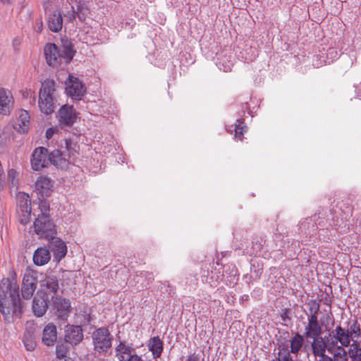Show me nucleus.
<instances>
[{
  "label": "nucleus",
  "instance_id": "f257e3e1",
  "mask_svg": "<svg viewBox=\"0 0 361 361\" xmlns=\"http://www.w3.org/2000/svg\"><path fill=\"white\" fill-rule=\"evenodd\" d=\"M0 312L7 322L20 318L23 313L19 286L9 279H3L0 283Z\"/></svg>",
  "mask_w": 361,
  "mask_h": 361
},
{
  "label": "nucleus",
  "instance_id": "f03ea898",
  "mask_svg": "<svg viewBox=\"0 0 361 361\" xmlns=\"http://www.w3.org/2000/svg\"><path fill=\"white\" fill-rule=\"evenodd\" d=\"M58 104V94L54 80L46 79L42 82L39 91L38 106L46 115L51 114Z\"/></svg>",
  "mask_w": 361,
  "mask_h": 361
},
{
  "label": "nucleus",
  "instance_id": "7ed1b4c3",
  "mask_svg": "<svg viewBox=\"0 0 361 361\" xmlns=\"http://www.w3.org/2000/svg\"><path fill=\"white\" fill-rule=\"evenodd\" d=\"M34 228L39 238L47 240L56 233V226L50 220L49 216H38L34 222Z\"/></svg>",
  "mask_w": 361,
  "mask_h": 361
},
{
  "label": "nucleus",
  "instance_id": "20e7f679",
  "mask_svg": "<svg viewBox=\"0 0 361 361\" xmlns=\"http://www.w3.org/2000/svg\"><path fill=\"white\" fill-rule=\"evenodd\" d=\"M112 340L113 337L106 327L99 328L92 334L94 349L99 353L106 352L111 347Z\"/></svg>",
  "mask_w": 361,
  "mask_h": 361
},
{
  "label": "nucleus",
  "instance_id": "39448f33",
  "mask_svg": "<svg viewBox=\"0 0 361 361\" xmlns=\"http://www.w3.org/2000/svg\"><path fill=\"white\" fill-rule=\"evenodd\" d=\"M59 288L58 279L55 276H47L40 281V288L37 294L49 300L55 299Z\"/></svg>",
  "mask_w": 361,
  "mask_h": 361
},
{
  "label": "nucleus",
  "instance_id": "423d86ee",
  "mask_svg": "<svg viewBox=\"0 0 361 361\" xmlns=\"http://www.w3.org/2000/svg\"><path fill=\"white\" fill-rule=\"evenodd\" d=\"M77 112L72 106L63 105L56 114L59 126L61 129H68L72 127L77 119Z\"/></svg>",
  "mask_w": 361,
  "mask_h": 361
},
{
  "label": "nucleus",
  "instance_id": "0eeeda50",
  "mask_svg": "<svg viewBox=\"0 0 361 361\" xmlns=\"http://www.w3.org/2000/svg\"><path fill=\"white\" fill-rule=\"evenodd\" d=\"M67 95L75 100H80L85 92L84 84L77 78L69 75L66 81Z\"/></svg>",
  "mask_w": 361,
  "mask_h": 361
},
{
  "label": "nucleus",
  "instance_id": "6e6552de",
  "mask_svg": "<svg viewBox=\"0 0 361 361\" xmlns=\"http://www.w3.org/2000/svg\"><path fill=\"white\" fill-rule=\"evenodd\" d=\"M47 149L43 147H37L32 154L31 166L35 171H39L47 166L49 160Z\"/></svg>",
  "mask_w": 361,
  "mask_h": 361
},
{
  "label": "nucleus",
  "instance_id": "1a4fd4ad",
  "mask_svg": "<svg viewBox=\"0 0 361 361\" xmlns=\"http://www.w3.org/2000/svg\"><path fill=\"white\" fill-rule=\"evenodd\" d=\"M37 278L28 272L24 274L22 280L21 295L22 297L28 300L30 299L37 288Z\"/></svg>",
  "mask_w": 361,
  "mask_h": 361
},
{
  "label": "nucleus",
  "instance_id": "9d476101",
  "mask_svg": "<svg viewBox=\"0 0 361 361\" xmlns=\"http://www.w3.org/2000/svg\"><path fill=\"white\" fill-rule=\"evenodd\" d=\"M49 247L56 262L61 261L67 253L66 243L59 238L53 236L48 239Z\"/></svg>",
  "mask_w": 361,
  "mask_h": 361
},
{
  "label": "nucleus",
  "instance_id": "9b49d317",
  "mask_svg": "<svg viewBox=\"0 0 361 361\" xmlns=\"http://www.w3.org/2000/svg\"><path fill=\"white\" fill-rule=\"evenodd\" d=\"M65 342L74 346L83 339V331L80 326L67 325L65 329Z\"/></svg>",
  "mask_w": 361,
  "mask_h": 361
},
{
  "label": "nucleus",
  "instance_id": "f8f14e48",
  "mask_svg": "<svg viewBox=\"0 0 361 361\" xmlns=\"http://www.w3.org/2000/svg\"><path fill=\"white\" fill-rule=\"evenodd\" d=\"M53 309L59 319L66 320L71 310V302L68 299L56 297L53 300Z\"/></svg>",
  "mask_w": 361,
  "mask_h": 361
},
{
  "label": "nucleus",
  "instance_id": "ddd939ff",
  "mask_svg": "<svg viewBox=\"0 0 361 361\" xmlns=\"http://www.w3.org/2000/svg\"><path fill=\"white\" fill-rule=\"evenodd\" d=\"M13 97L11 92L5 88H0V114L8 115L13 106Z\"/></svg>",
  "mask_w": 361,
  "mask_h": 361
},
{
  "label": "nucleus",
  "instance_id": "4468645a",
  "mask_svg": "<svg viewBox=\"0 0 361 361\" xmlns=\"http://www.w3.org/2000/svg\"><path fill=\"white\" fill-rule=\"evenodd\" d=\"M323 332L322 324L318 318L307 317V323L305 326L304 336L306 338L319 337Z\"/></svg>",
  "mask_w": 361,
  "mask_h": 361
},
{
  "label": "nucleus",
  "instance_id": "2eb2a0df",
  "mask_svg": "<svg viewBox=\"0 0 361 361\" xmlns=\"http://www.w3.org/2000/svg\"><path fill=\"white\" fill-rule=\"evenodd\" d=\"M44 52L47 63L51 66H56L61 63V54L55 44L48 43L44 46Z\"/></svg>",
  "mask_w": 361,
  "mask_h": 361
},
{
  "label": "nucleus",
  "instance_id": "dca6fc26",
  "mask_svg": "<svg viewBox=\"0 0 361 361\" xmlns=\"http://www.w3.org/2000/svg\"><path fill=\"white\" fill-rule=\"evenodd\" d=\"M16 121L13 124V128L19 133H26L30 126V116L26 110L20 109L16 114Z\"/></svg>",
  "mask_w": 361,
  "mask_h": 361
},
{
  "label": "nucleus",
  "instance_id": "f3484780",
  "mask_svg": "<svg viewBox=\"0 0 361 361\" xmlns=\"http://www.w3.org/2000/svg\"><path fill=\"white\" fill-rule=\"evenodd\" d=\"M50 300L37 294L32 301V311L34 314L40 317L47 312L48 308V302Z\"/></svg>",
  "mask_w": 361,
  "mask_h": 361
},
{
  "label": "nucleus",
  "instance_id": "a211bd4d",
  "mask_svg": "<svg viewBox=\"0 0 361 361\" xmlns=\"http://www.w3.org/2000/svg\"><path fill=\"white\" fill-rule=\"evenodd\" d=\"M56 327L54 324L49 323L43 330L42 342L47 346H51L56 343Z\"/></svg>",
  "mask_w": 361,
  "mask_h": 361
},
{
  "label": "nucleus",
  "instance_id": "6ab92c4d",
  "mask_svg": "<svg viewBox=\"0 0 361 361\" xmlns=\"http://www.w3.org/2000/svg\"><path fill=\"white\" fill-rule=\"evenodd\" d=\"M47 25L49 29L54 32H58L61 30L63 18L60 11L56 10L49 14Z\"/></svg>",
  "mask_w": 361,
  "mask_h": 361
},
{
  "label": "nucleus",
  "instance_id": "aec40b11",
  "mask_svg": "<svg viewBox=\"0 0 361 361\" xmlns=\"http://www.w3.org/2000/svg\"><path fill=\"white\" fill-rule=\"evenodd\" d=\"M147 348L152 353V357L157 359L163 352V342L159 336H154L148 340Z\"/></svg>",
  "mask_w": 361,
  "mask_h": 361
},
{
  "label": "nucleus",
  "instance_id": "412c9836",
  "mask_svg": "<svg viewBox=\"0 0 361 361\" xmlns=\"http://www.w3.org/2000/svg\"><path fill=\"white\" fill-rule=\"evenodd\" d=\"M312 339L313 341L311 343V349L314 356L322 357L323 355H326L325 352L327 350V346L325 339L321 337V336L316 338H312Z\"/></svg>",
  "mask_w": 361,
  "mask_h": 361
},
{
  "label": "nucleus",
  "instance_id": "4be33fe9",
  "mask_svg": "<svg viewBox=\"0 0 361 361\" xmlns=\"http://www.w3.org/2000/svg\"><path fill=\"white\" fill-rule=\"evenodd\" d=\"M116 357L118 361H125L127 357H130V355H133V348L127 344L125 341H121L119 344L116 347Z\"/></svg>",
  "mask_w": 361,
  "mask_h": 361
},
{
  "label": "nucleus",
  "instance_id": "5701e85b",
  "mask_svg": "<svg viewBox=\"0 0 361 361\" xmlns=\"http://www.w3.org/2000/svg\"><path fill=\"white\" fill-rule=\"evenodd\" d=\"M49 162L58 168L66 169L69 164L67 160L60 150H54L49 154Z\"/></svg>",
  "mask_w": 361,
  "mask_h": 361
},
{
  "label": "nucleus",
  "instance_id": "b1692460",
  "mask_svg": "<svg viewBox=\"0 0 361 361\" xmlns=\"http://www.w3.org/2000/svg\"><path fill=\"white\" fill-rule=\"evenodd\" d=\"M50 259V252L46 247L37 248L33 255V262L37 266H42Z\"/></svg>",
  "mask_w": 361,
  "mask_h": 361
},
{
  "label": "nucleus",
  "instance_id": "393cba45",
  "mask_svg": "<svg viewBox=\"0 0 361 361\" xmlns=\"http://www.w3.org/2000/svg\"><path fill=\"white\" fill-rule=\"evenodd\" d=\"M52 183L50 178L42 176L36 181V188L42 197L49 195Z\"/></svg>",
  "mask_w": 361,
  "mask_h": 361
},
{
  "label": "nucleus",
  "instance_id": "a878e982",
  "mask_svg": "<svg viewBox=\"0 0 361 361\" xmlns=\"http://www.w3.org/2000/svg\"><path fill=\"white\" fill-rule=\"evenodd\" d=\"M331 332L337 338L340 344L345 347L350 345L351 341L346 329L342 328L341 326H338Z\"/></svg>",
  "mask_w": 361,
  "mask_h": 361
},
{
  "label": "nucleus",
  "instance_id": "bb28decb",
  "mask_svg": "<svg viewBox=\"0 0 361 361\" xmlns=\"http://www.w3.org/2000/svg\"><path fill=\"white\" fill-rule=\"evenodd\" d=\"M324 339L327 346V351L329 353H333V352L339 350L340 348H344L345 347L339 343L337 338L332 332H330L328 336H325Z\"/></svg>",
  "mask_w": 361,
  "mask_h": 361
},
{
  "label": "nucleus",
  "instance_id": "cd10ccee",
  "mask_svg": "<svg viewBox=\"0 0 361 361\" xmlns=\"http://www.w3.org/2000/svg\"><path fill=\"white\" fill-rule=\"evenodd\" d=\"M23 343L27 350L32 351L36 347L34 329H27L23 338Z\"/></svg>",
  "mask_w": 361,
  "mask_h": 361
},
{
  "label": "nucleus",
  "instance_id": "c85d7f7f",
  "mask_svg": "<svg viewBox=\"0 0 361 361\" xmlns=\"http://www.w3.org/2000/svg\"><path fill=\"white\" fill-rule=\"evenodd\" d=\"M31 209V201L28 195L20 193L17 197V209L27 210Z\"/></svg>",
  "mask_w": 361,
  "mask_h": 361
},
{
  "label": "nucleus",
  "instance_id": "c756f323",
  "mask_svg": "<svg viewBox=\"0 0 361 361\" xmlns=\"http://www.w3.org/2000/svg\"><path fill=\"white\" fill-rule=\"evenodd\" d=\"M304 342L303 336L297 333L290 340V353L297 354L301 349Z\"/></svg>",
  "mask_w": 361,
  "mask_h": 361
},
{
  "label": "nucleus",
  "instance_id": "7c9ffc66",
  "mask_svg": "<svg viewBox=\"0 0 361 361\" xmlns=\"http://www.w3.org/2000/svg\"><path fill=\"white\" fill-rule=\"evenodd\" d=\"M75 51L73 49L71 43L64 44L60 52L61 59H63L66 63H69L75 56Z\"/></svg>",
  "mask_w": 361,
  "mask_h": 361
},
{
  "label": "nucleus",
  "instance_id": "2f4dec72",
  "mask_svg": "<svg viewBox=\"0 0 361 361\" xmlns=\"http://www.w3.org/2000/svg\"><path fill=\"white\" fill-rule=\"evenodd\" d=\"M348 335L350 336V339L352 341L354 338H358L360 336L361 329L360 324L356 319L353 320L349 326V328L346 329Z\"/></svg>",
  "mask_w": 361,
  "mask_h": 361
},
{
  "label": "nucleus",
  "instance_id": "473e14b6",
  "mask_svg": "<svg viewBox=\"0 0 361 361\" xmlns=\"http://www.w3.org/2000/svg\"><path fill=\"white\" fill-rule=\"evenodd\" d=\"M288 346L283 345L279 348L277 356L274 359L276 361H293V357L290 354Z\"/></svg>",
  "mask_w": 361,
  "mask_h": 361
},
{
  "label": "nucleus",
  "instance_id": "72a5a7b5",
  "mask_svg": "<svg viewBox=\"0 0 361 361\" xmlns=\"http://www.w3.org/2000/svg\"><path fill=\"white\" fill-rule=\"evenodd\" d=\"M75 12L80 20L83 21L89 13V8L84 1H76Z\"/></svg>",
  "mask_w": 361,
  "mask_h": 361
},
{
  "label": "nucleus",
  "instance_id": "f704fd0d",
  "mask_svg": "<svg viewBox=\"0 0 361 361\" xmlns=\"http://www.w3.org/2000/svg\"><path fill=\"white\" fill-rule=\"evenodd\" d=\"M234 60L233 56H228V59H226L224 56L219 58V62L217 66L220 69H222L224 72H229L231 71L233 67V62Z\"/></svg>",
  "mask_w": 361,
  "mask_h": 361
},
{
  "label": "nucleus",
  "instance_id": "c9c22d12",
  "mask_svg": "<svg viewBox=\"0 0 361 361\" xmlns=\"http://www.w3.org/2000/svg\"><path fill=\"white\" fill-rule=\"evenodd\" d=\"M348 354L352 361H361V348L356 342L350 345Z\"/></svg>",
  "mask_w": 361,
  "mask_h": 361
},
{
  "label": "nucleus",
  "instance_id": "e433bc0d",
  "mask_svg": "<svg viewBox=\"0 0 361 361\" xmlns=\"http://www.w3.org/2000/svg\"><path fill=\"white\" fill-rule=\"evenodd\" d=\"M32 209L27 210H16L19 222L23 225L27 224L31 219Z\"/></svg>",
  "mask_w": 361,
  "mask_h": 361
},
{
  "label": "nucleus",
  "instance_id": "4c0bfd02",
  "mask_svg": "<svg viewBox=\"0 0 361 361\" xmlns=\"http://www.w3.org/2000/svg\"><path fill=\"white\" fill-rule=\"evenodd\" d=\"M307 305L309 307V314H307V317L318 318V313L320 309L319 303L315 300H312L308 303Z\"/></svg>",
  "mask_w": 361,
  "mask_h": 361
},
{
  "label": "nucleus",
  "instance_id": "58836bf2",
  "mask_svg": "<svg viewBox=\"0 0 361 361\" xmlns=\"http://www.w3.org/2000/svg\"><path fill=\"white\" fill-rule=\"evenodd\" d=\"M66 149L69 156V158L75 157L78 153L79 146L77 143L72 142L70 139H66L65 141Z\"/></svg>",
  "mask_w": 361,
  "mask_h": 361
},
{
  "label": "nucleus",
  "instance_id": "ea45409f",
  "mask_svg": "<svg viewBox=\"0 0 361 361\" xmlns=\"http://www.w3.org/2000/svg\"><path fill=\"white\" fill-rule=\"evenodd\" d=\"M247 130V126L244 123L243 119L239 118L237 119L235 123V136L236 137H238L239 139H242L243 133Z\"/></svg>",
  "mask_w": 361,
  "mask_h": 361
},
{
  "label": "nucleus",
  "instance_id": "a19ab883",
  "mask_svg": "<svg viewBox=\"0 0 361 361\" xmlns=\"http://www.w3.org/2000/svg\"><path fill=\"white\" fill-rule=\"evenodd\" d=\"M236 273L237 270L233 269L228 276H226L224 274H222V280L226 286H233L237 283L238 277L237 276Z\"/></svg>",
  "mask_w": 361,
  "mask_h": 361
},
{
  "label": "nucleus",
  "instance_id": "79ce46f5",
  "mask_svg": "<svg viewBox=\"0 0 361 361\" xmlns=\"http://www.w3.org/2000/svg\"><path fill=\"white\" fill-rule=\"evenodd\" d=\"M331 361H348L347 353L345 348L333 352Z\"/></svg>",
  "mask_w": 361,
  "mask_h": 361
},
{
  "label": "nucleus",
  "instance_id": "37998d69",
  "mask_svg": "<svg viewBox=\"0 0 361 361\" xmlns=\"http://www.w3.org/2000/svg\"><path fill=\"white\" fill-rule=\"evenodd\" d=\"M38 207L39 209L40 213L37 214L38 216H49V203L46 200H40L39 199Z\"/></svg>",
  "mask_w": 361,
  "mask_h": 361
},
{
  "label": "nucleus",
  "instance_id": "c03bdc74",
  "mask_svg": "<svg viewBox=\"0 0 361 361\" xmlns=\"http://www.w3.org/2000/svg\"><path fill=\"white\" fill-rule=\"evenodd\" d=\"M141 277H145L147 280V283L145 285H142V288H145L148 285L149 283H151L154 280V276L152 273L148 272V271H143L141 272Z\"/></svg>",
  "mask_w": 361,
  "mask_h": 361
},
{
  "label": "nucleus",
  "instance_id": "a18cd8bd",
  "mask_svg": "<svg viewBox=\"0 0 361 361\" xmlns=\"http://www.w3.org/2000/svg\"><path fill=\"white\" fill-rule=\"evenodd\" d=\"M216 276H213V272L212 271V276L209 278V281L207 282L210 284L211 286L216 287L218 284V279L219 276L217 274H215Z\"/></svg>",
  "mask_w": 361,
  "mask_h": 361
},
{
  "label": "nucleus",
  "instance_id": "49530a36",
  "mask_svg": "<svg viewBox=\"0 0 361 361\" xmlns=\"http://www.w3.org/2000/svg\"><path fill=\"white\" fill-rule=\"evenodd\" d=\"M281 319L283 322H286L290 320V317L289 316V310L288 309H283L281 313Z\"/></svg>",
  "mask_w": 361,
  "mask_h": 361
},
{
  "label": "nucleus",
  "instance_id": "de8ad7c7",
  "mask_svg": "<svg viewBox=\"0 0 361 361\" xmlns=\"http://www.w3.org/2000/svg\"><path fill=\"white\" fill-rule=\"evenodd\" d=\"M186 361H200V355L196 353H190L187 357Z\"/></svg>",
  "mask_w": 361,
  "mask_h": 361
},
{
  "label": "nucleus",
  "instance_id": "09e8293b",
  "mask_svg": "<svg viewBox=\"0 0 361 361\" xmlns=\"http://www.w3.org/2000/svg\"><path fill=\"white\" fill-rule=\"evenodd\" d=\"M125 361H144L141 356L138 355H130V357H127Z\"/></svg>",
  "mask_w": 361,
  "mask_h": 361
},
{
  "label": "nucleus",
  "instance_id": "8fccbe9b",
  "mask_svg": "<svg viewBox=\"0 0 361 361\" xmlns=\"http://www.w3.org/2000/svg\"><path fill=\"white\" fill-rule=\"evenodd\" d=\"M56 131V129L54 128H49L47 130H46V137L48 138V139H50L51 137H52V136L54 135V133Z\"/></svg>",
  "mask_w": 361,
  "mask_h": 361
},
{
  "label": "nucleus",
  "instance_id": "3c124183",
  "mask_svg": "<svg viewBox=\"0 0 361 361\" xmlns=\"http://www.w3.org/2000/svg\"><path fill=\"white\" fill-rule=\"evenodd\" d=\"M42 27H43V23H42V20L40 19L36 22V25H35V28L37 32H41L42 30Z\"/></svg>",
  "mask_w": 361,
  "mask_h": 361
},
{
  "label": "nucleus",
  "instance_id": "603ef678",
  "mask_svg": "<svg viewBox=\"0 0 361 361\" xmlns=\"http://www.w3.org/2000/svg\"><path fill=\"white\" fill-rule=\"evenodd\" d=\"M76 17H78V16L75 12V8L73 6H71V13L69 16V20L73 21L76 18Z\"/></svg>",
  "mask_w": 361,
  "mask_h": 361
},
{
  "label": "nucleus",
  "instance_id": "864d4df0",
  "mask_svg": "<svg viewBox=\"0 0 361 361\" xmlns=\"http://www.w3.org/2000/svg\"><path fill=\"white\" fill-rule=\"evenodd\" d=\"M16 171L14 170V169H11L8 171V178L11 179V182L13 183V180H14V178L16 176Z\"/></svg>",
  "mask_w": 361,
  "mask_h": 361
},
{
  "label": "nucleus",
  "instance_id": "5fc2aeb1",
  "mask_svg": "<svg viewBox=\"0 0 361 361\" xmlns=\"http://www.w3.org/2000/svg\"><path fill=\"white\" fill-rule=\"evenodd\" d=\"M325 319L326 322H331L332 324L334 323V319L331 311L326 314Z\"/></svg>",
  "mask_w": 361,
  "mask_h": 361
},
{
  "label": "nucleus",
  "instance_id": "6e6d98bb",
  "mask_svg": "<svg viewBox=\"0 0 361 361\" xmlns=\"http://www.w3.org/2000/svg\"><path fill=\"white\" fill-rule=\"evenodd\" d=\"M11 0H1L3 3H8Z\"/></svg>",
  "mask_w": 361,
  "mask_h": 361
}]
</instances>
